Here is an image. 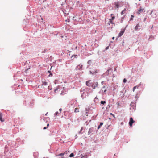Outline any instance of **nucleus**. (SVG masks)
Instances as JSON below:
<instances>
[{"label":"nucleus","instance_id":"f257e3e1","mask_svg":"<svg viewBox=\"0 0 158 158\" xmlns=\"http://www.w3.org/2000/svg\"><path fill=\"white\" fill-rule=\"evenodd\" d=\"M135 122V121L133 120L132 117L130 118V121L129 122V124L130 126L132 127L133 123Z\"/></svg>","mask_w":158,"mask_h":158},{"label":"nucleus","instance_id":"f03ea898","mask_svg":"<svg viewBox=\"0 0 158 158\" xmlns=\"http://www.w3.org/2000/svg\"><path fill=\"white\" fill-rule=\"evenodd\" d=\"M86 84L87 86H90L92 85V84L91 80H89L86 81Z\"/></svg>","mask_w":158,"mask_h":158},{"label":"nucleus","instance_id":"7ed1b4c3","mask_svg":"<svg viewBox=\"0 0 158 158\" xmlns=\"http://www.w3.org/2000/svg\"><path fill=\"white\" fill-rule=\"evenodd\" d=\"M82 67V65L80 64H79L78 65H77L76 68V70H80L81 69Z\"/></svg>","mask_w":158,"mask_h":158},{"label":"nucleus","instance_id":"20e7f679","mask_svg":"<svg viewBox=\"0 0 158 158\" xmlns=\"http://www.w3.org/2000/svg\"><path fill=\"white\" fill-rule=\"evenodd\" d=\"M144 9H142L141 8H140L139 9V10H138V11L137 12V13L138 14H139L142 13L144 10Z\"/></svg>","mask_w":158,"mask_h":158},{"label":"nucleus","instance_id":"39448f33","mask_svg":"<svg viewBox=\"0 0 158 158\" xmlns=\"http://www.w3.org/2000/svg\"><path fill=\"white\" fill-rule=\"evenodd\" d=\"M124 32V30L121 31L118 35V37H119L122 36L123 35V34Z\"/></svg>","mask_w":158,"mask_h":158},{"label":"nucleus","instance_id":"423d86ee","mask_svg":"<svg viewBox=\"0 0 158 158\" xmlns=\"http://www.w3.org/2000/svg\"><path fill=\"white\" fill-rule=\"evenodd\" d=\"M140 26L139 24H137L135 27L136 30H138L140 29Z\"/></svg>","mask_w":158,"mask_h":158},{"label":"nucleus","instance_id":"0eeeda50","mask_svg":"<svg viewBox=\"0 0 158 158\" xmlns=\"http://www.w3.org/2000/svg\"><path fill=\"white\" fill-rule=\"evenodd\" d=\"M2 113L0 112V120L2 122L4 121V120L2 118Z\"/></svg>","mask_w":158,"mask_h":158},{"label":"nucleus","instance_id":"6e6552de","mask_svg":"<svg viewBox=\"0 0 158 158\" xmlns=\"http://www.w3.org/2000/svg\"><path fill=\"white\" fill-rule=\"evenodd\" d=\"M154 14L155 15H156L155 11H154L153 10H152L150 13V15H152V17H153L154 16L153 15V14Z\"/></svg>","mask_w":158,"mask_h":158},{"label":"nucleus","instance_id":"1a4fd4ad","mask_svg":"<svg viewBox=\"0 0 158 158\" xmlns=\"http://www.w3.org/2000/svg\"><path fill=\"white\" fill-rule=\"evenodd\" d=\"M113 15V14H111V19H109V20H113L115 19V17L114 16H112Z\"/></svg>","mask_w":158,"mask_h":158},{"label":"nucleus","instance_id":"9d476101","mask_svg":"<svg viewBox=\"0 0 158 158\" xmlns=\"http://www.w3.org/2000/svg\"><path fill=\"white\" fill-rule=\"evenodd\" d=\"M47 85V82L46 81H42V85H43L44 86H46Z\"/></svg>","mask_w":158,"mask_h":158},{"label":"nucleus","instance_id":"9b49d317","mask_svg":"<svg viewBox=\"0 0 158 158\" xmlns=\"http://www.w3.org/2000/svg\"><path fill=\"white\" fill-rule=\"evenodd\" d=\"M126 11V9H124V10H123L121 12V14L122 15H123V14L125 13V11Z\"/></svg>","mask_w":158,"mask_h":158},{"label":"nucleus","instance_id":"f8f14e48","mask_svg":"<svg viewBox=\"0 0 158 158\" xmlns=\"http://www.w3.org/2000/svg\"><path fill=\"white\" fill-rule=\"evenodd\" d=\"M63 91H62V92L60 93L61 95H64L66 94V92L64 90H63Z\"/></svg>","mask_w":158,"mask_h":158},{"label":"nucleus","instance_id":"ddd939ff","mask_svg":"<svg viewBox=\"0 0 158 158\" xmlns=\"http://www.w3.org/2000/svg\"><path fill=\"white\" fill-rule=\"evenodd\" d=\"M75 112H79V109L78 108H76L74 111Z\"/></svg>","mask_w":158,"mask_h":158},{"label":"nucleus","instance_id":"4468645a","mask_svg":"<svg viewBox=\"0 0 158 158\" xmlns=\"http://www.w3.org/2000/svg\"><path fill=\"white\" fill-rule=\"evenodd\" d=\"M66 152H64V153H61L60 154H59L58 155V156H63L66 153Z\"/></svg>","mask_w":158,"mask_h":158},{"label":"nucleus","instance_id":"2eb2a0df","mask_svg":"<svg viewBox=\"0 0 158 158\" xmlns=\"http://www.w3.org/2000/svg\"><path fill=\"white\" fill-rule=\"evenodd\" d=\"M83 127H82L81 129V130H80V132H79V134H82L83 133V132H82V131L83 130Z\"/></svg>","mask_w":158,"mask_h":158},{"label":"nucleus","instance_id":"dca6fc26","mask_svg":"<svg viewBox=\"0 0 158 158\" xmlns=\"http://www.w3.org/2000/svg\"><path fill=\"white\" fill-rule=\"evenodd\" d=\"M106 103V102L105 101H102L101 102V103L102 104H104Z\"/></svg>","mask_w":158,"mask_h":158},{"label":"nucleus","instance_id":"f3484780","mask_svg":"<svg viewBox=\"0 0 158 158\" xmlns=\"http://www.w3.org/2000/svg\"><path fill=\"white\" fill-rule=\"evenodd\" d=\"M74 156V154L73 153H71L69 155V156L70 157H72Z\"/></svg>","mask_w":158,"mask_h":158},{"label":"nucleus","instance_id":"a211bd4d","mask_svg":"<svg viewBox=\"0 0 158 158\" xmlns=\"http://www.w3.org/2000/svg\"><path fill=\"white\" fill-rule=\"evenodd\" d=\"M136 87H137V88L138 87V86H135L134 87V88H133V92H134L135 90V89L136 88Z\"/></svg>","mask_w":158,"mask_h":158},{"label":"nucleus","instance_id":"6ab92c4d","mask_svg":"<svg viewBox=\"0 0 158 158\" xmlns=\"http://www.w3.org/2000/svg\"><path fill=\"white\" fill-rule=\"evenodd\" d=\"M113 20H109V22H110L111 24H113L114 23L113 22Z\"/></svg>","mask_w":158,"mask_h":158},{"label":"nucleus","instance_id":"aec40b11","mask_svg":"<svg viewBox=\"0 0 158 158\" xmlns=\"http://www.w3.org/2000/svg\"><path fill=\"white\" fill-rule=\"evenodd\" d=\"M115 6L117 7V8H118L119 6V5H118V4H117V3H115Z\"/></svg>","mask_w":158,"mask_h":158},{"label":"nucleus","instance_id":"412c9836","mask_svg":"<svg viewBox=\"0 0 158 158\" xmlns=\"http://www.w3.org/2000/svg\"><path fill=\"white\" fill-rule=\"evenodd\" d=\"M91 62H92V61L91 60H89L88 62V64H89L91 63Z\"/></svg>","mask_w":158,"mask_h":158},{"label":"nucleus","instance_id":"4be33fe9","mask_svg":"<svg viewBox=\"0 0 158 158\" xmlns=\"http://www.w3.org/2000/svg\"><path fill=\"white\" fill-rule=\"evenodd\" d=\"M126 81H127V80L125 78H124L123 80V82L126 83Z\"/></svg>","mask_w":158,"mask_h":158},{"label":"nucleus","instance_id":"5701e85b","mask_svg":"<svg viewBox=\"0 0 158 158\" xmlns=\"http://www.w3.org/2000/svg\"><path fill=\"white\" fill-rule=\"evenodd\" d=\"M134 16L133 15H131V20H132L133 19V18H134Z\"/></svg>","mask_w":158,"mask_h":158},{"label":"nucleus","instance_id":"b1692460","mask_svg":"<svg viewBox=\"0 0 158 158\" xmlns=\"http://www.w3.org/2000/svg\"><path fill=\"white\" fill-rule=\"evenodd\" d=\"M48 72H49V73H50L49 75V77H50V75H51V76H52V73H51V72H50V71H48Z\"/></svg>","mask_w":158,"mask_h":158},{"label":"nucleus","instance_id":"393cba45","mask_svg":"<svg viewBox=\"0 0 158 158\" xmlns=\"http://www.w3.org/2000/svg\"><path fill=\"white\" fill-rule=\"evenodd\" d=\"M58 88L57 89L56 88L55 90V93H57L56 92L58 90Z\"/></svg>","mask_w":158,"mask_h":158},{"label":"nucleus","instance_id":"a878e982","mask_svg":"<svg viewBox=\"0 0 158 158\" xmlns=\"http://www.w3.org/2000/svg\"><path fill=\"white\" fill-rule=\"evenodd\" d=\"M59 113L58 112H56L55 113V115H56V116H57V115Z\"/></svg>","mask_w":158,"mask_h":158},{"label":"nucleus","instance_id":"bb28decb","mask_svg":"<svg viewBox=\"0 0 158 158\" xmlns=\"http://www.w3.org/2000/svg\"><path fill=\"white\" fill-rule=\"evenodd\" d=\"M103 124V123H102V122H101L100 123V124L99 125L101 126H102Z\"/></svg>","mask_w":158,"mask_h":158},{"label":"nucleus","instance_id":"cd10ccee","mask_svg":"<svg viewBox=\"0 0 158 158\" xmlns=\"http://www.w3.org/2000/svg\"><path fill=\"white\" fill-rule=\"evenodd\" d=\"M109 48V47L108 46H107V47H106V48L105 49H106V50H107L108 49V48Z\"/></svg>","mask_w":158,"mask_h":158},{"label":"nucleus","instance_id":"c85d7f7f","mask_svg":"<svg viewBox=\"0 0 158 158\" xmlns=\"http://www.w3.org/2000/svg\"><path fill=\"white\" fill-rule=\"evenodd\" d=\"M101 127V126H100V125H99V126L98 127V129H100V127Z\"/></svg>","mask_w":158,"mask_h":158},{"label":"nucleus","instance_id":"c756f323","mask_svg":"<svg viewBox=\"0 0 158 158\" xmlns=\"http://www.w3.org/2000/svg\"><path fill=\"white\" fill-rule=\"evenodd\" d=\"M47 128V127H44L43 129H44V130L46 129Z\"/></svg>","mask_w":158,"mask_h":158},{"label":"nucleus","instance_id":"7c9ffc66","mask_svg":"<svg viewBox=\"0 0 158 158\" xmlns=\"http://www.w3.org/2000/svg\"><path fill=\"white\" fill-rule=\"evenodd\" d=\"M91 132L90 131V129H89V131L88 133L89 134Z\"/></svg>","mask_w":158,"mask_h":158},{"label":"nucleus","instance_id":"2f4dec72","mask_svg":"<svg viewBox=\"0 0 158 158\" xmlns=\"http://www.w3.org/2000/svg\"><path fill=\"white\" fill-rule=\"evenodd\" d=\"M96 83H97V84H96V87H97V86H98V83H97V82Z\"/></svg>","mask_w":158,"mask_h":158},{"label":"nucleus","instance_id":"473e14b6","mask_svg":"<svg viewBox=\"0 0 158 158\" xmlns=\"http://www.w3.org/2000/svg\"><path fill=\"white\" fill-rule=\"evenodd\" d=\"M49 126V124L48 123L47 125V127Z\"/></svg>","mask_w":158,"mask_h":158},{"label":"nucleus","instance_id":"72a5a7b5","mask_svg":"<svg viewBox=\"0 0 158 158\" xmlns=\"http://www.w3.org/2000/svg\"><path fill=\"white\" fill-rule=\"evenodd\" d=\"M61 110H62V109H59V110H60V112H61Z\"/></svg>","mask_w":158,"mask_h":158},{"label":"nucleus","instance_id":"f704fd0d","mask_svg":"<svg viewBox=\"0 0 158 158\" xmlns=\"http://www.w3.org/2000/svg\"><path fill=\"white\" fill-rule=\"evenodd\" d=\"M110 114L113 115V116H114V115L112 113H110Z\"/></svg>","mask_w":158,"mask_h":158},{"label":"nucleus","instance_id":"c9c22d12","mask_svg":"<svg viewBox=\"0 0 158 158\" xmlns=\"http://www.w3.org/2000/svg\"><path fill=\"white\" fill-rule=\"evenodd\" d=\"M48 113H47L46 114H45V116H47V114H48Z\"/></svg>","mask_w":158,"mask_h":158},{"label":"nucleus","instance_id":"e433bc0d","mask_svg":"<svg viewBox=\"0 0 158 158\" xmlns=\"http://www.w3.org/2000/svg\"><path fill=\"white\" fill-rule=\"evenodd\" d=\"M114 37H112V39H113V40H114Z\"/></svg>","mask_w":158,"mask_h":158},{"label":"nucleus","instance_id":"4c0bfd02","mask_svg":"<svg viewBox=\"0 0 158 158\" xmlns=\"http://www.w3.org/2000/svg\"><path fill=\"white\" fill-rule=\"evenodd\" d=\"M110 70V69H108V70H107V72H109V71Z\"/></svg>","mask_w":158,"mask_h":158},{"label":"nucleus","instance_id":"58836bf2","mask_svg":"<svg viewBox=\"0 0 158 158\" xmlns=\"http://www.w3.org/2000/svg\"><path fill=\"white\" fill-rule=\"evenodd\" d=\"M106 89L104 91V92H106Z\"/></svg>","mask_w":158,"mask_h":158},{"label":"nucleus","instance_id":"ea45409f","mask_svg":"<svg viewBox=\"0 0 158 158\" xmlns=\"http://www.w3.org/2000/svg\"><path fill=\"white\" fill-rule=\"evenodd\" d=\"M95 86H94V87H93V89H95Z\"/></svg>","mask_w":158,"mask_h":158},{"label":"nucleus","instance_id":"a19ab883","mask_svg":"<svg viewBox=\"0 0 158 158\" xmlns=\"http://www.w3.org/2000/svg\"><path fill=\"white\" fill-rule=\"evenodd\" d=\"M103 88H105V86H104L103 87Z\"/></svg>","mask_w":158,"mask_h":158},{"label":"nucleus","instance_id":"79ce46f5","mask_svg":"<svg viewBox=\"0 0 158 158\" xmlns=\"http://www.w3.org/2000/svg\"><path fill=\"white\" fill-rule=\"evenodd\" d=\"M30 69V68H28V69L26 70H28V69Z\"/></svg>","mask_w":158,"mask_h":158},{"label":"nucleus","instance_id":"37998d69","mask_svg":"<svg viewBox=\"0 0 158 158\" xmlns=\"http://www.w3.org/2000/svg\"><path fill=\"white\" fill-rule=\"evenodd\" d=\"M63 36H61V38H63Z\"/></svg>","mask_w":158,"mask_h":158},{"label":"nucleus","instance_id":"c03bdc74","mask_svg":"<svg viewBox=\"0 0 158 158\" xmlns=\"http://www.w3.org/2000/svg\"><path fill=\"white\" fill-rule=\"evenodd\" d=\"M41 19H42V20H43V18H41Z\"/></svg>","mask_w":158,"mask_h":158},{"label":"nucleus","instance_id":"a18cd8bd","mask_svg":"<svg viewBox=\"0 0 158 158\" xmlns=\"http://www.w3.org/2000/svg\"><path fill=\"white\" fill-rule=\"evenodd\" d=\"M76 49H77V47H76Z\"/></svg>","mask_w":158,"mask_h":158},{"label":"nucleus","instance_id":"49530a36","mask_svg":"<svg viewBox=\"0 0 158 158\" xmlns=\"http://www.w3.org/2000/svg\"><path fill=\"white\" fill-rule=\"evenodd\" d=\"M123 122L121 123V124H123Z\"/></svg>","mask_w":158,"mask_h":158},{"label":"nucleus","instance_id":"de8ad7c7","mask_svg":"<svg viewBox=\"0 0 158 158\" xmlns=\"http://www.w3.org/2000/svg\"><path fill=\"white\" fill-rule=\"evenodd\" d=\"M83 157H81V158H83Z\"/></svg>","mask_w":158,"mask_h":158},{"label":"nucleus","instance_id":"09e8293b","mask_svg":"<svg viewBox=\"0 0 158 158\" xmlns=\"http://www.w3.org/2000/svg\"><path fill=\"white\" fill-rule=\"evenodd\" d=\"M114 156H115V154H114Z\"/></svg>","mask_w":158,"mask_h":158},{"label":"nucleus","instance_id":"8fccbe9b","mask_svg":"<svg viewBox=\"0 0 158 158\" xmlns=\"http://www.w3.org/2000/svg\"><path fill=\"white\" fill-rule=\"evenodd\" d=\"M62 158H63V157H62Z\"/></svg>","mask_w":158,"mask_h":158}]
</instances>
